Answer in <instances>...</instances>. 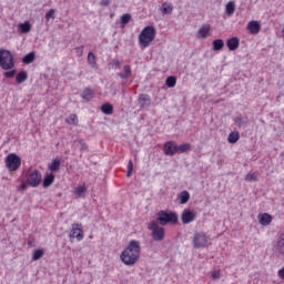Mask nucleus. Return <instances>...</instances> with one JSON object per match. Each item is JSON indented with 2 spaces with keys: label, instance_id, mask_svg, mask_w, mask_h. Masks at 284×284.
I'll return each mask as SVG.
<instances>
[{
  "label": "nucleus",
  "instance_id": "f257e3e1",
  "mask_svg": "<svg viewBox=\"0 0 284 284\" xmlns=\"http://www.w3.org/2000/svg\"><path fill=\"white\" fill-rule=\"evenodd\" d=\"M141 258V242L139 240H131L128 246L120 254V260L124 265H136Z\"/></svg>",
  "mask_w": 284,
  "mask_h": 284
},
{
  "label": "nucleus",
  "instance_id": "f03ea898",
  "mask_svg": "<svg viewBox=\"0 0 284 284\" xmlns=\"http://www.w3.org/2000/svg\"><path fill=\"white\" fill-rule=\"evenodd\" d=\"M156 221L162 226L176 225L179 223V214L171 210H161L160 212H158Z\"/></svg>",
  "mask_w": 284,
  "mask_h": 284
},
{
  "label": "nucleus",
  "instance_id": "7ed1b4c3",
  "mask_svg": "<svg viewBox=\"0 0 284 284\" xmlns=\"http://www.w3.org/2000/svg\"><path fill=\"white\" fill-rule=\"evenodd\" d=\"M154 39H156V29L152 26H148L141 31L139 43L142 48H149Z\"/></svg>",
  "mask_w": 284,
  "mask_h": 284
},
{
  "label": "nucleus",
  "instance_id": "20e7f679",
  "mask_svg": "<svg viewBox=\"0 0 284 284\" xmlns=\"http://www.w3.org/2000/svg\"><path fill=\"white\" fill-rule=\"evenodd\" d=\"M0 68L7 71L14 68V57L10 50H0Z\"/></svg>",
  "mask_w": 284,
  "mask_h": 284
},
{
  "label": "nucleus",
  "instance_id": "39448f33",
  "mask_svg": "<svg viewBox=\"0 0 284 284\" xmlns=\"http://www.w3.org/2000/svg\"><path fill=\"white\" fill-rule=\"evenodd\" d=\"M4 163L9 172H17L21 168V156L17 153H9L4 159Z\"/></svg>",
  "mask_w": 284,
  "mask_h": 284
},
{
  "label": "nucleus",
  "instance_id": "423d86ee",
  "mask_svg": "<svg viewBox=\"0 0 284 284\" xmlns=\"http://www.w3.org/2000/svg\"><path fill=\"white\" fill-rule=\"evenodd\" d=\"M149 230H151V236L153 241L161 242L165 239V229L163 226H159L156 222L152 221L149 224Z\"/></svg>",
  "mask_w": 284,
  "mask_h": 284
},
{
  "label": "nucleus",
  "instance_id": "0eeeda50",
  "mask_svg": "<svg viewBox=\"0 0 284 284\" xmlns=\"http://www.w3.org/2000/svg\"><path fill=\"white\" fill-rule=\"evenodd\" d=\"M41 181H43V175H41V171L39 170H34L27 176V183L30 187H39Z\"/></svg>",
  "mask_w": 284,
  "mask_h": 284
},
{
  "label": "nucleus",
  "instance_id": "6e6552de",
  "mask_svg": "<svg viewBox=\"0 0 284 284\" xmlns=\"http://www.w3.org/2000/svg\"><path fill=\"white\" fill-rule=\"evenodd\" d=\"M69 239H77V241H83V224L82 223H73L71 225V232L69 234Z\"/></svg>",
  "mask_w": 284,
  "mask_h": 284
},
{
  "label": "nucleus",
  "instance_id": "1a4fd4ad",
  "mask_svg": "<svg viewBox=\"0 0 284 284\" xmlns=\"http://www.w3.org/2000/svg\"><path fill=\"white\" fill-rule=\"evenodd\" d=\"M207 245V235L203 232L195 233L193 236V246L196 250H201V247H205Z\"/></svg>",
  "mask_w": 284,
  "mask_h": 284
},
{
  "label": "nucleus",
  "instance_id": "9d476101",
  "mask_svg": "<svg viewBox=\"0 0 284 284\" xmlns=\"http://www.w3.org/2000/svg\"><path fill=\"white\" fill-rule=\"evenodd\" d=\"M181 221L183 225H190L193 221H196V213L190 209H184L181 214Z\"/></svg>",
  "mask_w": 284,
  "mask_h": 284
},
{
  "label": "nucleus",
  "instance_id": "9b49d317",
  "mask_svg": "<svg viewBox=\"0 0 284 284\" xmlns=\"http://www.w3.org/2000/svg\"><path fill=\"white\" fill-rule=\"evenodd\" d=\"M163 152L165 156H174V154H178L176 142L174 141L165 142L163 145Z\"/></svg>",
  "mask_w": 284,
  "mask_h": 284
},
{
  "label": "nucleus",
  "instance_id": "f8f14e48",
  "mask_svg": "<svg viewBox=\"0 0 284 284\" xmlns=\"http://www.w3.org/2000/svg\"><path fill=\"white\" fill-rule=\"evenodd\" d=\"M138 102L141 110H145V108H150V105H152V98L148 93H141L138 98Z\"/></svg>",
  "mask_w": 284,
  "mask_h": 284
},
{
  "label": "nucleus",
  "instance_id": "ddd939ff",
  "mask_svg": "<svg viewBox=\"0 0 284 284\" xmlns=\"http://www.w3.org/2000/svg\"><path fill=\"white\" fill-rule=\"evenodd\" d=\"M246 30H248L250 34H258L261 32V22L256 20H252L247 23Z\"/></svg>",
  "mask_w": 284,
  "mask_h": 284
},
{
  "label": "nucleus",
  "instance_id": "4468645a",
  "mask_svg": "<svg viewBox=\"0 0 284 284\" xmlns=\"http://www.w3.org/2000/svg\"><path fill=\"white\" fill-rule=\"evenodd\" d=\"M239 45H241V40L237 37H233V38L226 40V48L231 52L239 50Z\"/></svg>",
  "mask_w": 284,
  "mask_h": 284
},
{
  "label": "nucleus",
  "instance_id": "2eb2a0df",
  "mask_svg": "<svg viewBox=\"0 0 284 284\" xmlns=\"http://www.w3.org/2000/svg\"><path fill=\"white\" fill-rule=\"evenodd\" d=\"M234 124L237 126V128H242L243 130H245V128H247V119L243 118L242 114H237L234 119Z\"/></svg>",
  "mask_w": 284,
  "mask_h": 284
},
{
  "label": "nucleus",
  "instance_id": "dca6fc26",
  "mask_svg": "<svg viewBox=\"0 0 284 284\" xmlns=\"http://www.w3.org/2000/svg\"><path fill=\"white\" fill-rule=\"evenodd\" d=\"M173 11L174 4H172V2H164L160 9V12H162L163 17H165V14H172Z\"/></svg>",
  "mask_w": 284,
  "mask_h": 284
},
{
  "label": "nucleus",
  "instance_id": "f3484780",
  "mask_svg": "<svg viewBox=\"0 0 284 284\" xmlns=\"http://www.w3.org/2000/svg\"><path fill=\"white\" fill-rule=\"evenodd\" d=\"M54 179H55L54 173H49V174L44 175V178L42 180V186L44 189L50 187V185H52V183H54Z\"/></svg>",
  "mask_w": 284,
  "mask_h": 284
},
{
  "label": "nucleus",
  "instance_id": "a211bd4d",
  "mask_svg": "<svg viewBox=\"0 0 284 284\" xmlns=\"http://www.w3.org/2000/svg\"><path fill=\"white\" fill-rule=\"evenodd\" d=\"M81 98L84 101L90 102V101H92V99H94V91L92 89H90V88H85L82 91Z\"/></svg>",
  "mask_w": 284,
  "mask_h": 284
},
{
  "label": "nucleus",
  "instance_id": "6ab92c4d",
  "mask_svg": "<svg viewBox=\"0 0 284 284\" xmlns=\"http://www.w3.org/2000/svg\"><path fill=\"white\" fill-rule=\"evenodd\" d=\"M88 63L93 68L94 70L99 69V64L97 63V55H94V52L90 51L88 53Z\"/></svg>",
  "mask_w": 284,
  "mask_h": 284
},
{
  "label": "nucleus",
  "instance_id": "aec40b11",
  "mask_svg": "<svg viewBox=\"0 0 284 284\" xmlns=\"http://www.w3.org/2000/svg\"><path fill=\"white\" fill-rule=\"evenodd\" d=\"M100 110L103 114H106V115L114 114V105L108 102L102 104Z\"/></svg>",
  "mask_w": 284,
  "mask_h": 284
},
{
  "label": "nucleus",
  "instance_id": "412c9836",
  "mask_svg": "<svg viewBox=\"0 0 284 284\" xmlns=\"http://www.w3.org/2000/svg\"><path fill=\"white\" fill-rule=\"evenodd\" d=\"M34 59H37V53H34V51H31L22 58V63H26V65H30V63H33Z\"/></svg>",
  "mask_w": 284,
  "mask_h": 284
},
{
  "label": "nucleus",
  "instance_id": "4be33fe9",
  "mask_svg": "<svg viewBox=\"0 0 284 284\" xmlns=\"http://www.w3.org/2000/svg\"><path fill=\"white\" fill-rule=\"evenodd\" d=\"M87 192H88V187H85L84 184L78 185L74 190V194L75 196H79V199H84Z\"/></svg>",
  "mask_w": 284,
  "mask_h": 284
},
{
  "label": "nucleus",
  "instance_id": "5701e85b",
  "mask_svg": "<svg viewBox=\"0 0 284 284\" xmlns=\"http://www.w3.org/2000/svg\"><path fill=\"white\" fill-rule=\"evenodd\" d=\"M260 219V223L264 226L270 225V223H272V216L270 215V213H263L258 215Z\"/></svg>",
  "mask_w": 284,
  "mask_h": 284
},
{
  "label": "nucleus",
  "instance_id": "b1692460",
  "mask_svg": "<svg viewBox=\"0 0 284 284\" xmlns=\"http://www.w3.org/2000/svg\"><path fill=\"white\" fill-rule=\"evenodd\" d=\"M212 45H213L214 52H219L223 50V48H225V42L223 41V39H215L213 40Z\"/></svg>",
  "mask_w": 284,
  "mask_h": 284
},
{
  "label": "nucleus",
  "instance_id": "393cba45",
  "mask_svg": "<svg viewBox=\"0 0 284 284\" xmlns=\"http://www.w3.org/2000/svg\"><path fill=\"white\" fill-rule=\"evenodd\" d=\"M120 79H130V77H132V68L130 67V64H125L123 67V72L119 73Z\"/></svg>",
  "mask_w": 284,
  "mask_h": 284
},
{
  "label": "nucleus",
  "instance_id": "a878e982",
  "mask_svg": "<svg viewBox=\"0 0 284 284\" xmlns=\"http://www.w3.org/2000/svg\"><path fill=\"white\" fill-rule=\"evenodd\" d=\"M19 30L22 34H28V32L32 30V24L30 23V21H24L23 23L19 24Z\"/></svg>",
  "mask_w": 284,
  "mask_h": 284
},
{
  "label": "nucleus",
  "instance_id": "bb28decb",
  "mask_svg": "<svg viewBox=\"0 0 284 284\" xmlns=\"http://www.w3.org/2000/svg\"><path fill=\"white\" fill-rule=\"evenodd\" d=\"M239 139H241V133L239 131H232L229 136H227V141L229 143H239Z\"/></svg>",
  "mask_w": 284,
  "mask_h": 284
},
{
  "label": "nucleus",
  "instance_id": "cd10ccee",
  "mask_svg": "<svg viewBox=\"0 0 284 284\" xmlns=\"http://www.w3.org/2000/svg\"><path fill=\"white\" fill-rule=\"evenodd\" d=\"M50 172H59L61 170V160L54 159L52 163L49 164Z\"/></svg>",
  "mask_w": 284,
  "mask_h": 284
},
{
  "label": "nucleus",
  "instance_id": "c85d7f7f",
  "mask_svg": "<svg viewBox=\"0 0 284 284\" xmlns=\"http://www.w3.org/2000/svg\"><path fill=\"white\" fill-rule=\"evenodd\" d=\"M210 26H202L199 31L197 34L201 39H207V34H210Z\"/></svg>",
  "mask_w": 284,
  "mask_h": 284
},
{
  "label": "nucleus",
  "instance_id": "c756f323",
  "mask_svg": "<svg viewBox=\"0 0 284 284\" xmlns=\"http://www.w3.org/2000/svg\"><path fill=\"white\" fill-rule=\"evenodd\" d=\"M235 11H236V4L233 1H230L225 6V12H226L227 17H232V14H234Z\"/></svg>",
  "mask_w": 284,
  "mask_h": 284
},
{
  "label": "nucleus",
  "instance_id": "7c9ffc66",
  "mask_svg": "<svg viewBox=\"0 0 284 284\" xmlns=\"http://www.w3.org/2000/svg\"><path fill=\"white\" fill-rule=\"evenodd\" d=\"M191 148L192 145L190 143L176 144L178 154H185V152H190Z\"/></svg>",
  "mask_w": 284,
  "mask_h": 284
},
{
  "label": "nucleus",
  "instance_id": "2f4dec72",
  "mask_svg": "<svg viewBox=\"0 0 284 284\" xmlns=\"http://www.w3.org/2000/svg\"><path fill=\"white\" fill-rule=\"evenodd\" d=\"M179 199H180V205H185V203H187L190 201V192L182 191L179 194Z\"/></svg>",
  "mask_w": 284,
  "mask_h": 284
},
{
  "label": "nucleus",
  "instance_id": "473e14b6",
  "mask_svg": "<svg viewBox=\"0 0 284 284\" xmlns=\"http://www.w3.org/2000/svg\"><path fill=\"white\" fill-rule=\"evenodd\" d=\"M16 81H17V83H19V84L24 83V81H28V72H27V71H20V72L16 75Z\"/></svg>",
  "mask_w": 284,
  "mask_h": 284
},
{
  "label": "nucleus",
  "instance_id": "72a5a7b5",
  "mask_svg": "<svg viewBox=\"0 0 284 284\" xmlns=\"http://www.w3.org/2000/svg\"><path fill=\"white\" fill-rule=\"evenodd\" d=\"M45 254V250L43 248H38L33 252L32 254V261H41Z\"/></svg>",
  "mask_w": 284,
  "mask_h": 284
},
{
  "label": "nucleus",
  "instance_id": "f704fd0d",
  "mask_svg": "<svg viewBox=\"0 0 284 284\" xmlns=\"http://www.w3.org/2000/svg\"><path fill=\"white\" fill-rule=\"evenodd\" d=\"M69 125H79V118L77 114L72 113L65 119Z\"/></svg>",
  "mask_w": 284,
  "mask_h": 284
},
{
  "label": "nucleus",
  "instance_id": "c9c22d12",
  "mask_svg": "<svg viewBox=\"0 0 284 284\" xmlns=\"http://www.w3.org/2000/svg\"><path fill=\"white\" fill-rule=\"evenodd\" d=\"M130 21H132V14L130 13H124L121 17L120 23L122 27L128 26V23H130Z\"/></svg>",
  "mask_w": 284,
  "mask_h": 284
},
{
  "label": "nucleus",
  "instance_id": "e433bc0d",
  "mask_svg": "<svg viewBox=\"0 0 284 284\" xmlns=\"http://www.w3.org/2000/svg\"><path fill=\"white\" fill-rule=\"evenodd\" d=\"M165 85H168L169 88H174L176 85V77L174 75L168 77L165 80Z\"/></svg>",
  "mask_w": 284,
  "mask_h": 284
},
{
  "label": "nucleus",
  "instance_id": "4c0bfd02",
  "mask_svg": "<svg viewBox=\"0 0 284 284\" xmlns=\"http://www.w3.org/2000/svg\"><path fill=\"white\" fill-rule=\"evenodd\" d=\"M245 181H247L248 183H254L258 181V178L256 176V173H248L245 176Z\"/></svg>",
  "mask_w": 284,
  "mask_h": 284
},
{
  "label": "nucleus",
  "instance_id": "58836bf2",
  "mask_svg": "<svg viewBox=\"0 0 284 284\" xmlns=\"http://www.w3.org/2000/svg\"><path fill=\"white\" fill-rule=\"evenodd\" d=\"M277 247H280L281 254L284 252V232L280 235V240L277 241Z\"/></svg>",
  "mask_w": 284,
  "mask_h": 284
},
{
  "label": "nucleus",
  "instance_id": "ea45409f",
  "mask_svg": "<svg viewBox=\"0 0 284 284\" xmlns=\"http://www.w3.org/2000/svg\"><path fill=\"white\" fill-rule=\"evenodd\" d=\"M133 171H134V163L132 162V160H130L128 163L126 176L128 178L132 176Z\"/></svg>",
  "mask_w": 284,
  "mask_h": 284
},
{
  "label": "nucleus",
  "instance_id": "a19ab883",
  "mask_svg": "<svg viewBox=\"0 0 284 284\" xmlns=\"http://www.w3.org/2000/svg\"><path fill=\"white\" fill-rule=\"evenodd\" d=\"M78 143H80V150L81 152H88V144L85 143V140L83 139H80L78 140Z\"/></svg>",
  "mask_w": 284,
  "mask_h": 284
},
{
  "label": "nucleus",
  "instance_id": "79ce46f5",
  "mask_svg": "<svg viewBox=\"0 0 284 284\" xmlns=\"http://www.w3.org/2000/svg\"><path fill=\"white\" fill-rule=\"evenodd\" d=\"M17 74V70L16 69H10V71H7V72H4V77L7 78V79H14V75Z\"/></svg>",
  "mask_w": 284,
  "mask_h": 284
},
{
  "label": "nucleus",
  "instance_id": "37998d69",
  "mask_svg": "<svg viewBox=\"0 0 284 284\" xmlns=\"http://www.w3.org/2000/svg\"><path fill=\"white\" fill-rule=\"evenodd\" d=\"M54 12H55L54 9H50V10L45 13L44 19H45L47 21H50V19H54Z\"/></svg>",
  "mask_w": 284,
  "mask_h": 284
},
{
  "label": "nucleus",
  "instance_id": "c03bdc74",
  "mask_svg": "<svg viewBox=\"0 0 284 284\" xmlns=\"http://www.w3.org/2000/svg\"><path fill=\"white\" fill-rule=\"evenodd\" d=\"M28 181H22L21 184L18 186V190L26 192V190H28Z\"/></svg>",
  "mask_w": 284,
  "mask_h": 284
},
{
  "label": "nucleus",
  "instance_id": "a18cd8bd",
  "mask_svg": "<svg viewBox=\"0 0 284 284\" xmlns=\"http://www.w3.org/2000/svg\"><path fill=\"white\" fill-rule=\"evenodd\" d=\"M112 61H113L112 68H114V70H121V61H119L116 59H114Z\"/></svg>",
  "mask_w": 284,
  "mask_h": 284
},
{
  "label": "nucleus",
  "instance_id": "49530a36",
  "mask_svg": "<svg viewBox=\"0 0 284 284\" xmlns=\"http://www.w3.org/2000/svg\"><path fill=\"white\" fill-rule=\"evenodd\" d=\"M75 52H77L78 57H82L83 55V45L77 47Z\"/></svg>",
  "mask_w": 284,
  "mask_h": 284
},
{
  "label": "nucleus",
  "instance_id": "de8ad7c7",
  "mask_svg": "<svg viewBox=\"0 0 284 284\" xmlns=\"http://www.w3.org/2000/svg\"><path fill=\"white\" fill-rule=\"evenodd\" d=\"M212 278H214V280L221 278V272H219V271H213V272H212Z\"/></svg>",
  "mask_w": 284,
  "mask_h": 284
},
{
  "label": "nucleus",
  "instance_id": "09e8293b",
  "mask_svg": "<svg viewBox=\"0 0 284 284\" xmlns=\"http://www.w3.org/2000/svg\"><path fill=\"white\" fill-rule=\"evenodd\" d=\"M100 4L103 6V8H108V6H110V0H101Z\"/></svg>",
  "mask_w": 284,
  "mask_h": 284
},
{
  "label": "nucleus",
  "instance_id": "8fccbe9b",
  "mask_svg": "<svg viewBox=\"0 0 284 284\" xmlns=\"http://www.w3.org/2000/svg\"><path fill=\"white\" fill-rule=\"evenodd\" d=\"M278 276L284 281V266L278 271Z\"/></svg>",
  "mask_w": 284,
  "mask_h": 284
},
{
  "label": "nucleus",
  "instance_id": "3c124183",
  "mask_svg": "<svg viewBox=\"0 0 284 284\" xmlns=\"http://www.w3.org/2000/svg\"><path fill=\"white\" fill-rule=\"evenodd\" d=\"M283 256H284V251L282 252Z\"/></svg>",
  "mask_w": 284,
  "mask_h": 284
}]
</instances>
